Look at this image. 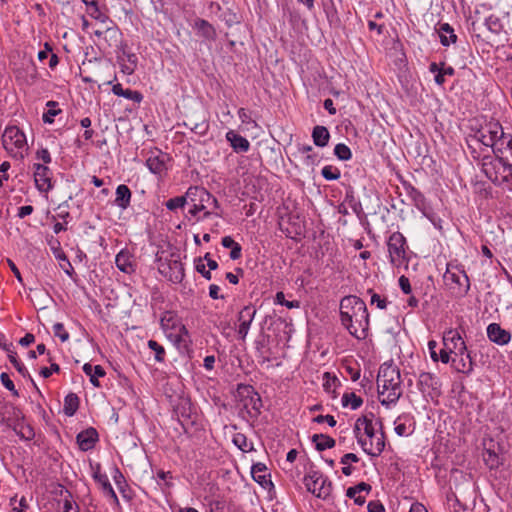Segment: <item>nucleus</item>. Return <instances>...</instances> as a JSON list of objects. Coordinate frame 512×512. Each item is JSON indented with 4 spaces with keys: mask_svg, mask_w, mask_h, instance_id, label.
I'll return each instance as SVG.
<instances>
[{
    "mask_svg": "<svg viewBox=\"0 0 512 512\" xmlns=\"http://www.w3.org/2000/svg\"><path fill=\"white\" fill-rule=\"evenodd\" d=\"M148 347L155 353L154 359L156 362H164L166 352L161 344L151 339L148 341Z\"/></svg>",
    "mask_w": 512,
    "mask_h": 512,
    "instance_id": "51",
    "label": "nucleus"
},
{
    "mask_svg": "<svg viewBox=\"0 0 512 512\" xmlns=\"http://www.w3.org/2000/svg\"><path fill=\"white\" fill-rule=\"evenodd\" d=\"M390 264L395 268L408 267L409 246L406 237L399 231L389 235L386 241Z\"/></svg>",
    "mask_w": 512,
    "mask_h": 512,
    "instance_id": "6",
    "label": "nucleus"
},
{
    "mask_svg": "<svg viewBox=\"0 0 512 512\" xmlns=\"http://www.w3.org/2000/svg\"><path fill=\"white\" fill-rule=\"evenodd\" d=\"M122 97L132 100L135 103H141L143 101V94L137 90L125 89Z\"/></svg>",
    "mask_w": 512,
    "mask_h": 512,
    "instance_id": "60",
    "label": "nucleus"
},
{
    "mask_svg": "<svg viewBox=\"0 0 512 512\" xmlns=\"http://www.w3.org/2000/svg\"><path fill=\"white\" fill-rule=\"evenodd\" d=\"M53 333L56 337H58L62 342H66L69 340V333L66 331L64 325L62 323H55L53 325Z\"/></svg>",
    "mask_w": 512,
    "mask_h": 512,
    "instance_id": "56",
    "label": "nucleus"
},
{
    "mask_svg": "<svg viewBox=\"0 0 512 512\" xmlns=\"http://www.w3.org/2000/svg\"><path fill=\"white\" fill-rule=\"evenodd\" d=\"M117 268L126 274L135 272L136 264L133 255L126 249L121 250L115 257Z\"/></svg>",
    "mask_w": 512,
    "mask_h": 512,
    "instance_id": "21",
    "label": "nucleus"
},
{
    "mask_svg": "<svg viewBox=\"0 0 512 512\" xmlns=\"http://www.w3.org/2000/svg\"><path fill=\"white\" fill-rule=\"evenodd\" d=\"M483 460L490 470H497L503 465V459L492 449H486L483 453Z\"/></svg>",
    "mask_w": 512,
    "mask_h": 512,
    "instance_id": "39",
    "label": "nucleus"
},
{
    "mask_svg": "<svg viewBox=\"0 0 512 512\" xmlns=\"http://www.w3.org/2000/svg\"><path fill=\"white\" fill-rule=\"evenodd\" d=\"M34 181L36 188L40 192H48L53 188L52 172L50 168L44 164H34Z\"/></svg>",
    "mask_w": 512,
    "mask_h": 512,
    "instance_id": "14",
    "label": "nucleus"
},
{
    "mask_svg": "<svg viewBox=\"0 0 512 512\" xmlns=\"http://www.w3.org/2000/svg\"><path fill=\"white\" fill-rule=\"evenodd\" d=\"M323 379V387L327 392H329L331 388H336L338 385H340L339 379L335 375H332L330 372H325Z\"/></svg>",
    "mask_w": 512,
    "mask_h": 512,
    "instance_id": "54",
    "label": "nucleus"
},
{
    "mask_svg": "<svg viewBox=\"0 0 512 512\" xmlns=\"http://www.w3.org/2000/svg\"><path fill=\"white\" fill-rule=\"evenodd\" d=\"M94 480L100 485L102 492L105 496L113 499L115 503H119L118 497L105 473H101L100 466H97V470L93 473Z\"/></svg>",
    "mask_w": 512,
    "mask_h": 512,
    "instance_id": "24",
    "label": "nucleus"
},
{
    "mask_svg": "<svg viewBox=\"0 0 512 512\" xmlns=\"http://www.w3.org/2000/svg\"><path fill=\"white\" fill-rule=\"evenodd\" d=\"M275 302L277 304L286 306L289 309L298 308L299 305H300L299 301H296V300L288 301V300H286L285 299V295H284V293L282 291L276 293Z\"/></svg>",
    "mask_w": 512,
    "mask_h": 512,
    "instance_id": "55",
    "label": "nucleus"
},
{
    "mask_svg": "<svg viewBox=\"0 0 512 512\" xmlns=\"http://www.w3.org/2000/svg\"><path fill=\"white\" fill-rule=\"evenodd\" d=\"M442 342L443 346L455 356L468 349L458 329L450 328L446 330L443 334Z\"/></svg>",
    "mask_w": 512,
    "mask_h": 512,
    "instance_id": "13",
    "label": "nucleus"
},
{
    "mask_svg": "<svg viewBox=\"0 0 512 512\" xmlns=\"http://www.w3.org/2000/svg\"><path fill=\"white\" fill-rule=\"evenodd\" d=\"M358 461H359V457L356 454H354V453L344 454L340 459V463L343 465L342 473L345 476H350L354 470V468L351 466V462L357 463Z\"/></svg>",
    "mask_w": 512,
    "mask_h": 512,
    "instance_id": "46",
    "label": "nucleus"
},
{
    "mask_svg": "<svg viewBox=\"0 0 512 512\" xmlns=\"http://www.w3.org/2000/svg\"><path fill=\"white\" fill-rule=\"evenodd\" d=\"M374 414L369 413L359 417L354 425V436L362 450L371 457H378L385 449V433L376 432L373 425ZM382 429V421H378Z\"/></svg>",
    "mask_w": 512,
    "mask_h": 512,
    "instance_id": "3",
    "label": "nucleus"
},
{
    "mask_svg": "<svg viewBox=\"0 0 512 512\" xmlns=\"http://www.w3.org/2000/svg\"><path fill=\"white\" fill-rule=\"evenodd\" d=\"M417 386L424 397L433 399L441 394L440 380L432 373L421 372L418 376Z\"/></svg>",
    "mask_w": 512,
    "mask_h": 512,
    "instance_id": "11",
    "label": "nucleus"
},
{
    "mask_svg": "<svg viewBox=\"0 0 512 512\" xmlns=\"http://www.w3.org/2000/svg\"><path fill=\"white\" fill-rule=\"evenodd\" d=\"M312 442L315 444L317 451H324L335 447V440L327 434H314L312 436Z\"/></svg>",
    "mask_w": 512,
    "mask_h": 512,
    "instance_id": "37",
    "label": "nucleus"
},
{
    "mask_svg": "<svg viewBox=\"0 0 512 512\" xmlns=\"http://www.w3.org/2000/svg\"><path fill=\"white\" fill-rule=\"evenodd\" d=\"M220 19L228 26L232 27L236 24L240 23V16L239 14L231 7L225 8L221 15Z\"/></svg>",
    "mask_w": 512,
    "mask_h": 512,
    "instance_id": "45",
    "label": "nucleus"
},
{
    "mask_svg": "<svg viewBox=\"0 0 512 512\" xmlns=\"http://www.w3.org/2000/svg\"><path fill=\"white\" fill-rule=\"evenodd\" d=\"M195 269L205 279L210 280L212 278L211 271L206 269V266L203 263V259L202 258H198L197 260H195Z\"/></svg>",
    "mask_w": 512,
    "mask_h": 512,
    "instance_id": "61",
    "label": "nucleus"
},
{
    "mask_svg": "<svg viewBox=\"0 0 512 512\" xmlns=\"http://www.w3.org/2000/svg\"><path fill=\"white\" fill-rule=\"evenodd\" d=\"M236 399L242 403L251 417H258L263 407L262 399L252 385L240 383L236 389Z\"/></svg>",
    "mask_w": 512,
    "mask_h": 512,
    "instance_id": "7",
    "label": "nucleus"
},
{
    "mask_svg": "<svg viewBox=\"0 0 512 512\" xmlns=\"http://www.w3.org/2000/svg\"><path fill=\"white\" fill-rule=\"evenodd\" d=\"M313 143L318 147H325L330 140L329 130L322 125H316L312 130Z\"/></svg>",
    "mask_w": 512,
    "mask_h": 512,
    "instance_id": "34",
    "label": "nucleus"
},
{
    "mask_svg": "<svg viewBox=\"0 0 512 512\" xmlns=\"http://www.w3.org/2000/svg\"><path fill=\"white\" fill-rule=\"evenodd\" d=\"M186 202L189 200L193 204L197 201L210 202L212 194L209 193L205 188L199 186H191L186 191L185 195Z\"/></svg>",
    "mask_w": 512,
    "mask_h": 512,
    "instance_id": "31",
    "label": "nucleus"
},
{
    "mask_svg": "<svg viewBox=\"0 0 512 512\" xmlns=\"http://www.w3.org/2000/svg\"><path fill=\"white\" fill-rule=\"evenodd\" d=\"M83 372L89 376L90 382L94 387H100L99 377H104L106 372L101 365L92 366L90 363H85L82 367Z\"/></svg>",
    "mask_w": 512,
    "mask_h": 512,
    "instance_id": "33",
    "label": "nucleus"
},
{
    "mask_svg": "<svg viewBox=\"0 0 512 512\" xmlns=\"http://www.w3.org/2000/svg\"><path fill=\"white\" fill-rule=\"evenodd\" d=\"M46 106L48 109L44 112L42 119L44 123L52 124L54 122V117L59 115L62 110L58 107L59 104L56 101L50 100L46 103Z\"/></svg>",
    "mask_w": 512,
    "mask_h": 512,
    "instance_id": "44",
    "label": "nucleus"
},
{
    "mask_svg": "<svg viewBox=\"0 0 512 512\" xmlns=\"http://www.w3.org/2000/svg\"><path fill=\"white\" fill-rule=\"evenodd\" d=\"M114 204L126 210L131 204L132 192L130 188L125 184H120L116 188Z\"/></svg>",
    "mask_w": 512,
    "mask_h": 512,
    "instance_id": "29",
    "label": "nucleus"
},
{
    "mask_svg": "<svg viewBox=\"0 0 512 512\" xmlns=\"http://www.w3.org/2000/svg\"><path fill=\"white\" fill-rule=\"evenodd\" d=\"M256 309L253 305H247L242 308V310L238 313V329L237 334L239 339L245 340L248 331L250 329L251 323L255 317Z\"/></svg>",
    "mask_w": 512,
    "mask_h": 512,
    "instance_id": "16",
    "label": "nucleus"
},
{
    "mask_svg": "<svg viewBox=\"0 0 512 512\" xmlns=\"http://www.w3.org/2000/svg\"><path fill=\"white\" fill-rule=\"evenodd\" d=\"M395 424L394 430L398 436H408L414 431V425L412 423L406 425V423H397L396 421Z\"/></svg>",
    "mask_w": 512,
    "mask_h": 512,
    "instance_id": "57",
    "label": "nucleus"
},
{
    "mask_svg": "<svg viewBox=\"0 0 512 512\" xmlns=\"http://www.w3.org/2000/svg\"><path fill=\"white\" fill-rule=\"evenodd\" d=\"M267 467L265 464L258 462L252 465L251 475L253 479L259 483L263 488H268L269 486H273L272 481L270 480V475L266 474Z\"/></svg>",
    "mask_w": 512,
    "mask_h": 512,
    "instance_id": "26",
    "label": "nucleus"
},
{
    "mask_svg": "<svg viewBox=\"0 0 512 512\" xmlns=\"http://www.w3.org/2000/svg\"><path fill=\"white\" fill-rule=\"evenodd\" d=\"M192 27L194 30H196L197 34L205 40H215L217 35L216 30L213 27V25L210 24L207 20L202 18H196Z\"/></svg>",
    "mask_w": 512,
    "mask_h": 512,
    "instance_id": "25",
    "label": "nucleus"
},
{
    "mask_svg": "<svg viewBox=\"0 0 512 512\" xmlns=\"http://www.w3.org/2000/svg\"><path fill=\"white\" fill-rule=\"evenodd\" d=\"M4 148L10 153L18 154L27 146L26 136L16 126H9L2 135Z\"/></svg>",
    "mask_w": 512,
    "mask_h": 512,
    "instance_id": "10",
    "label": "nucleus"
},
{
    "mask_svg": "<svg viewBox=\"0 0 512 512\" xmlns=\"http://www.w3.org/2000/svg\"><path fill=\"white\" fill-rule=\"evenodd\" d=\"M369 293H372L371 295V305H376L379 309H385L387 307V300L386 298H382L379 294L374 293L371 289L368 290Z\"/></svg>",
    "mask_w": 512,
    "mask_h": 512,
    "instance_id": "62",
    "label": "nucleus"
},
{
    "mask_svg": "<svg viewBox=\"0 0 512 512\" xmlns=\"http://www.w3.org/2000/svg\"><path fill=\"white\" fill-rule=\"evenodd\" d=\"M179 416L182 418L180 423L182 427L186 430V426L189 424H194L195 420L192 417L191 404L189 402H185L178 407Z\"/></svg>",
    "mask_w": 512,
    "mask_h": 512,
    "instance_id": "41",
    "label": "nucleus"
},
{
    "mask_svg": "<svg viewBox=\"0 0 512 512\" xmlns=\"http://www.w3.org/2000/svg\"><path fill=\"white\" fill-rule=\"evenodd\" d=\"M341 403L343 407L350 406L352 410H356L363 404V399L354 392H346L343 394Z\"/></svg>",
    "mask_w": 512,
    "mask_h": 512,
    "instance_id": "42",
    "label": "nucleus"
},
{
    "mask_svg": "<svg viewBox=\"0 0 512 512\" xmlns=\"http://www.w3.org/2000/svg\"><path fill=\"white\" fill-rule=\"evenodd\" d=\"M401 383L400 370L397 366L388 363L380 366L377 376L378 391L380 394L388 391L387 396L380 400L382 405L389 407L397 403L402 396Z\"/></svg>",
    "mask_w": 512,
    "mask_h": 512,
    "instance_id": "5",
    "label": "nucleus"
},
{
    "mask_svg": "<svg viewBox=\"0 0 512 512\" xmlns=\"http://www.w3.org/2000/svg\"><path fill=\"white\" fill-rule=\"evenodd\" d=\"M168 159L166 154L151 155L146 160V166L151 173L161 176L168 169L166 164Z\"/></svg>",
    "mask_w": 512,
    "mask_h": 512,
    "instance_id": "23",
    "label": "nucleus"
},
{
    "mask_svg": "<svg viewBox=\"0 0 512 512\" xmlns=\"http://www.w3.org/2000/svg\"><path fill=\"white\" fill-rule=\"evenodd\" d=\"M121 37H122V33H121L120 29L118 28V26L114 22H113L112 26L107 27L105 29V38L109 39L110 46L114 45L115 47H117L119 49L122 46H124L125 44H123Z\"/></svg>",
    "mask_w": 512,
    "mask_h": 512,
    "instance_id": "38",
    "label": "nucleus"
},
{
    "mask_svg": "<svg viewBox=\"0 0 512 512\" xmlns=\"http://www.w3.org/2000/svg\"><path fill=\"white\" fill-rule=\"evenodd\" d=\"M334 155L341 161H348L352 158L351 149L344 143H338L334 147Z\"/></svg>",
    "mask_w": 512,
    "mask_h": 512,
    "instance_id": "50",
    "label": "nucleus"
},
{
    "mask_svg": "<svg viewBox=\"0 0 512 512\" xmlns=\"http://www.w3.org/2000/svg\"><path fill=\"white\" fill-rule=\"evenodd\" d=\"M471 157L482 173L497 186L512 190V163L503 157L502 149L490 151L487 148L476 151L471 147Z\"/></svg>",
    "mask_w": 512,
    "mask_h": 512,
    "instance_id": "1",
    "label": "nucleus"
},
{
    "mask_svg": "<svg viewBox=\"0 0 512 512\" xmlns=\"http://www.w3.org/2000/svg\"><path fill=\"white\" fill-rule=\"evenodd\" d=\"M368 512H385V507L379 500L370 501L367 505Z\"/></svg>",
    "mask_w": 512,
    "mask_h": 512,
    "instance_id": "64",
    "label": "nucleus"
},
{
    "mask_svg": "<svg viewBox=\"0 0 512 512\" xmlns=\"http://www.w3.org/2000/svg\"><path fill=\"white\" fill-rule=\"evenodd\" d=\"M233 443L237 446L241 451L248 452L253 449L252 443H248V439L243 433H236L233 435Z\"/></svg>",
    "mask_w": 512,
    "mask_h": 512,
    "instance_id": "49",
    "label": "nucleus"
},
{
    "mask_svg": "<svg viewBox=\"0 0 512 512\" xmlns=\"http://www.w3.org/2000/svg\"><path fill=\"white\" fill-rule=\"evenodd\" d=\"M323 11L330 26L338 27L341 24L338 9L334 0H321Z\"/></svg>",
    "mask_w": 512,
    "mask_h": 512,
    "instance_id": "30",
    "label": "nucleus"
},
{
    "mask_svg": "<svg viewBox=\"0 0 512 512\" xmlns=\"http://www.w3.org/2000/svg\"><path fill=\"white\" fill-rule=\"evenodd\" d=\"M80 399L75 393H69L64 398L63 412L66 416L72 417L79 408Z\"/></svg>",
    "mask_w": 512,
    "mask_h": 512,
    "instance_id": "36",
    "label": "nucleus"
},
{
    "mask_svg": "<svg viewBox=\"0 0 512 512\" xmlns=\"http://www.w3.org/2000/svg\"><path fill=\"white\" fill-rule=\"evenodd\" d=\"M400 182L406 194L410 197L411 201L413 202L414 206L421 213H426V211L429 210V204L424 194L416 187H414L409 181L403 179L402 177L400 178Z\"/></svg>",
    "mask_w": 512,
    "mask_h": 512,
    "instance_id": "15",
    "label": "nucleus"
},
{
    "mask_svg": "<svg viewBox=\"0 0 512 512\" xmlns=\"http://www.w3.org/2000/svg\"><path fill=\"white\" fill-rule=\"evenodd\" d=\"M487 336L490 341L500 346L508 344L511 340V333L503 329L498 323L488 325Z\"/></svg>",
    "mask_w": 512,
    "mask_h": 512,
    "instance_id": "18",
    "label": "nucleus"
},
{
    "mask_svg": "<svg viewBox=\"0 0 512 512\" xmlns=\"http://www.w3.org/2000/svg\"><path fill=\"white\" fill-rule=\"evenodd\" d=\"M183 125L199 136H205L209 130V122L206 120L197 123L184 122Z\"/></svg>",
    "mask_w": 512,
    "mask_h": 512,
    "instance_id": "48",
    "label": "nucleus"
},
{
    "mask_svg": "<svg viewBox=\"0 0 512 512\" xmlns=\"http://www.w3.org/2000/svg\"><path fill=\"white\" fill-rule=\"evenodd\" d=\"M446 502L451 512H467V508L461 503L456 493L450 491L446 494Z\"/></svg>",
    "mask_w": 512,
    "mask_h": 512,
    "instance_id": "43",
    "label": "nucleus"
},
{
    "mask_svg": "<svg viewBox=\"0 0 512 512\" xmlns=\"http://www.w3.org/2000/svg\"><path fill=\"white\" fill-rule=\"evenodd\" d=\"M16 433L21 439L26 441L32 440L35 437L34 429L30 425L22 426Z\"/></svg>",
    "mask_w": 512,
    "mask_h": 512,
    "instance_id": "59",
    "label": "nucleus"
},
{
    "mask_svg": "<svg viewBox=\"0 0 512 512\" xmlns=\"http://www.w3.org/2000/svg\"><path fill=\"white\" fill-rule=\"evenodd\" d=\"M485 26L490 32L496 35H499L504 28L501 19L494 14H491L485 19Z\"/></svg>",
    "mask_w": 512,
    "mask_h": 512,
    "instance_id": "47",
    "label": "nucleus"
},
{
    "mask_svg": "<svg viewBox=\"0 0 512 512\" xmlns=\"http://www.w3.org/2000/svg\"><path fill=\"white\" fill-rule=\"evenodd\" d=\"M59 495L62 497V512H78V505L75 504L71 492L62 485H59Z\"/></svg>",
    "mask_w": 512,
    "mask_h": 512,
    "instance_id": "35",
    "label": "nucleus"
},
{
    "mask_svg": "<svg viewBox=\"0 0 512 512\" xmlns=\"http://www.w3.org/2000/svg\"><path fill=\"white\" fill-rule=\"evenodd\" d=\"M127 45L125 44L120 48L122 56H118L121 65V71L127 75H131L137 68L138 57L135 53L126 51Z\"/></svg>",
    "mask_w": 512,
    "mask_h": 512,
    "instance_id": "20",
    "label": "nucleus"
},
{
    "mask_svg": "<svg viewBox=\"0 0 512 512\" xmlns=\"http://www.w3.org/2000/svg\"><path fill=\"white\" fill-rule=\"evenodd\" d=\"M186 204V197L185 196H177L174 198H170L165 202V206L170 211H175L178 208L184 207Z\"/></svg>",
    "mask_w": 512,
    "mask_h": 512,
    "instance_id": "53",
    "label": "nucleus"
},
{
    "mask_svg": "<svg viewBox=\"0 0 512 512\" xmlns=\"http://www.w3.org/2000/svg\"><path fill=\"white\" fill-rule=\"evenodd\" d=\"M453 357L454 355L451 352H449L445 346H443V348L440 350L438 354V361H441L443 364L450 363V365L452 366Z\"/></svg>",
    "mask_w": 512,
    "mask_h": 512,
    "instance_id": "63",
    "label": "nucleus"
},
{
    "mask_svg": "<svg viewBox=\"0 0 512 512\" xmlns=\"http://www.w3.org/2000/svg\"><path fill=\"white\" fill-rule=\"evenodd\" d=\"M225 138L236 153H246L250 149V142L248 139L236 133L234 130H229L226 133Z\"/></svg>",
    "mask_w": 512,
    "mask_h": 512,
    "instance_id": "22",
    "label": "nucleus"
},
{
    "mask_svg": "<svg viewBox=\"0 0 512 512\" xmlns=\"http://www.w3.org/2000/svg\"><path fill=\"white\" fill-rule=\"evenodd\" d=\"M0 380H1V383L2 385L7 389L9 390L10 392H12V394L14 396H19V393L18 391L16 390L15 388V385L13 383V381L10 379V376L6 373V372H3L1 373L0 375Z\"/></svg>",
    "mask_w": 512,
    "mask_h": 512,
    "instance_id": "58",
    "label": "nucleus"
},
{
    "mask_svg": "<svg viewBox=\"0 0 512 512\" xmlns=\"http://www.w3.org/2000/svg\"><path fill=\"white\" fill-rule=\"evenodd\" d=\"M340 318L342 325L358 340L368 336L369 313L365 302L355 296H345L340 301Z\"/></svg>",
    "mask_w": 512,
    "mask_h": 512,
    "instance_id": "2",
    "label": "nucleus"
},
{
    "mask_svg": "<svg viewBox=\"0 0 512 512\" xmlns=\"http://www.w3.org/2000/svg\"><path fill=\"white\" fill-rule=\"evenodd\" d=\"M504 140H506V133L503 131L502 125L498 121L491 120L473 134H469L466 137V144L471 154V147L476 151L483 150V148L491 149L490 151L501 149L498 144L503 146Z\"/></svg>",
    "mask_w": 512,
    "mask_h": 512,
    "instance_id": "4",
    "label": "nucleus"
},
{
    "mask_svg": "<svg viewBox=\"0 0 512 512\" xmlns=\"http://www.w3.org/2000/svg\"><path fill=\"white\" fill-rule=\"evenodd\" d=\"M170 337H173V342L178 350L180 351H188L190 344H191V338L188 329L185 325L180 324L177 330V333L170 334Z\"/></svg>",
    "mask_w": 512,
    "mask_h": 512,
    "instance_id": "27",
    "label": "nucleus"
},
{
    "mask_svg": "<svg viewBox=\"0 0 512 512\" xmlns=\"http://www.w3.org/2000/svg\"><path fill=\"white\" fill-rule=\"evenodd\" d=\"M50 245H51V250L53 251L55 258L59 261L64 262V263H60V267L64 270V272L67 275L72 276V274L74 273V269H73L68 257L66 256L65 252L61 248L60 242L57 239H55L53 241V243H50Z\"/></svg>",
    "mask_w": 512,
    "mask_h": 512,
    "instance_id": "28",
    "label": "nucleus"
},
{
    "mask_svg": "<svg viewBox=\"0 0 512 512\" xmlns=\"http://www.w3.org/2000/svg\"><path fill=\"white\" fill-rule=\"evenodd\" d=\"M437 32L440 38V43L443 46L448 47L450 44H455L457 42L458 37L449 23L439 24Z\"/></svg>",
    "mask_w": 512,
    "mask_h": 512,
    "instance_id": "32",
    "label": "nucleus"
},
{
    "mask_svg": "<svg viewBox=\"0 0 512 512\" xmlns=\"http://www.w3.org/2000/svg\"><path fill=\"white\" fill-rule=\"evenodd\" d=\"M76 440L82 451H88L94 448L96 442L99 440V435L95 428L89 427L78 433Z\"/></svg>",
    "mask_w": 512,
    "mask_h": 512,
    "instance_id": "19",
    "label": "nucleus"
},
{
    "mask_svg": "<svg viewBox=\"0 0 512 512\" xmlns=\"http://www.w3.org/2000/svg\"><path fill=\"white\" fill-rule=\"evenodd\" d=\"M321 175L325 180L333 181L338 180L341 177V171L337 167L326 165L322 168Z\"/></svg>",
    "mask_w": 512,
    "mask_h": 512,
    "instance_id": "52",
    "label": "nucleus"
},
{
    "mask_svg": "<svg viewBox=\"0 0 512 512\" xmlns=\"http://www.w3.org/2000/svg\"><path fill=\"white\" fill-rule=\"evenodd\" d=\"M9 361L13 364L17 372L23 376L24 378H28L33 386L37 388L36 383L34 382L32 376L30 375L29 371L25 367V365L18 359L16 352H11L8 355Z\"/></svg>",
    "mask_w": 512,
    "mask_h": 512,
    "instance_id": "40",
    "label": "nucleus"
},
{
    "mask_svg": "<svg viewBox=\"0 0 512 512\" xmlns=\"http://www.w3.org/2000/svg\"><path fill=\"white\" fill-rule=\"evenodd\" d=\"M473 366L474 361L468 349L458 353L457 356L454 355L452 360V369H454L456 372L470 375L473 371Z\"/></svg>",
    "mask_w": 512,
    "mask_h": 512,
    "instance_id": "17",
    "label": "nucleus"
},
{
    "mask_svg": "<svg viewBox=\"0 0 512 512\" xmlns=\"http://www.w3.org/2000/svg\"><path fill=\"white\" fill-rule=\"evenodd\" d=\"M159 265V271L165 277L168 278L169 281L173 283H181L185 273L184 267L180 260L177 259H169L165 262H162L161 259Z\"/></svg>",
    "mask_w": 512,
    "mask_h": 512,
    "instance_id": "12",
    "label": "nucleus"
},
{
    "mask_svg": "<svg viewBox=\"0 0 512 512\" xmlns=\"http://www.w3.org/2000/svg\"><path fill=\"white\" fill-rule=\"evenodd\" d=\"M444 280L446 284L457 285L458 293L461 295H465L470 289L469 278L461 265L448 263Z\"/></svg>",
    "mask_w": 512,
    "mask_h": 512,
    "instance_id": "9",
    "label": "nucleus"
},
{
    "mask_svg": "<svg viewBox=\"0 0 512 512\" xmlns=\"http://www.w3.org/2000/svg\"><path fill=\"white\" fill-rule=\"evenodd\" d=\"M303 483L307 491L321 499L328 498L332 492L331 481L317 470L309 471V473L304 476Z\"/></svg>",
    "mask_w": 512,
    "mask_h": 512,
    "instance_id": "8",
    "label": "nucleus"
}]
</instances>
